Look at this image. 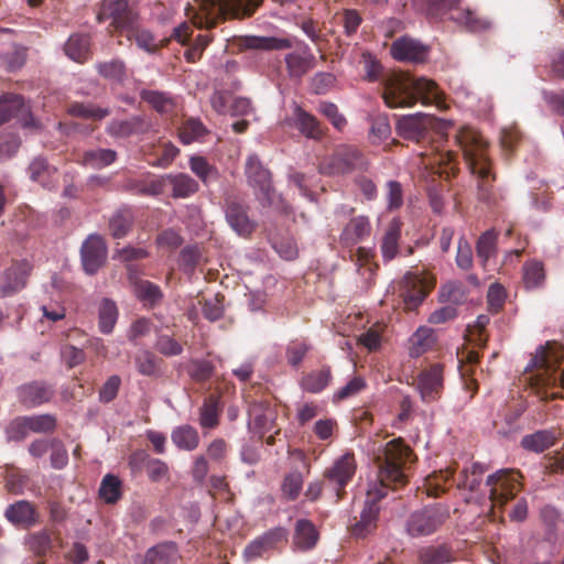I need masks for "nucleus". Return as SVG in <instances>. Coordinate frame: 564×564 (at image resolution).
Masks as SVG:
<instances>
[{"instance_id": "obj_1", "label": "nucleus", "mask_w": 564, "mask_h": 564, "mask_svg": "<svg viewBox=\"0 0 564 564\" xmlns=\"http://www.w3.org/2000/svg\"><path fill=\"white\" fill-rule=\"evenodd\" d=\"M413 452L402 438L388 442L376 456L378 465V484H373L367 491L365 507L360 513L359 522L351 529H368L378 525V501L386 496L388 488L397 489L408 482L406 466L412 462Z\"/></svg>"}, {"instance_id": "obj_2", "label": "nucleus", "mask_w": 564, "mask_h": 564, "mask_svg": "<svg viewBox=\"0 0 564 564\" xmlns=\"http://www.w3.org/2000/svg\"><path fill=\"white\" fill-rule=\"evenodd\" d=\"M456 142L463 151L464 159L471 172L477 176V196L486 204H495L497 195L494 188L496 176L492 163L487 154L488 143L482 135L470 127H463L456 134Z\"/></svg>"}, {"instance_id": "obj_3", "label": "nucleus", "mask_w": 564, "mask_h": 564, "mask_svg": "<svg viewBox=\"0 0 564 564\" xmlns=\"http://www.w3.org/2000/svg\"><path fill=\"white\" fill-rule=\"evenodd\" d=\"M382 97L390 108L411 107L440 102L441 94L435 82L409 74H393L384 83Z\"/></svg>"}, {"instance_id": "obj_4", "label": "nucleus", "mask_w": 564, "mask_h": 564, "mask_svg": "<svg viewBox=\"0 0 564 564\" xmlns=\"http://www.w3.org/2000/svg\"><path fill=\"white\" fill-rule=\"evenodd\" d=\"M263 0H199L197 8H191L193 24L198 29H213L226 18L251 17Z\"/></svg>"}, {"instance_id": "obj_5", "label": "nucleus", "mask_w": 564, "mask_h": 564, "mask_svg": "<svg viewBox=\"0 0 564 564\" xmlns=\"http://www.w3.org/2000/svg\"><path fill=\"white\" fill-rule=\"evenodd\" d=\"M532 362L540 370L535 376L540 398L543 400L564 399V370L556 375L544 348L540 349Z\"/></svg>"}, {"instance_id": "obj_6", "label": "nucleus", "mask_w": 564, "mask_h": 564, "mask_svg": "<svg viewBox=\"0 0 564 564\" xmlns=\"http://www.w3.org/2000/svg\"><path fill=\"white\" fill-rule=\"evenodd\" d=\"M368 162L362 152L354 145H339L332 155L319 163V172L328 176L351 173L356 170H366Z\"/></svg>"}, {"instance_id": "obj_7", "label": "nucleus", "mask_w": 564, "mask_h": 564, "mask_svg": "<svg viewBox=\"0 0 564 564\" xmlns=\"http://www.w3.org/2000/svg\"><path fill=\"white\" fill-rule=\"evenodd\" d=\"M245 174L249 186L262 206H273L278 199L275 188L272 184V174L257 154H250L246 160Z\"/></svg>"}, {"instance_id": "obj_8", "label": "nucleus", "mask_w": 564, "mask_h": 564, "mask_svg": "<svg viewBox=\"0 0 564 564\" xmlns=\"http://www.w3.org/2000/svg\"><path fill=\"white\" fill-rule=\"evenodd\" d=\"M131 0H102L97 13L98 22L111 20L108 32L123 35L124 29H131L139 21L138 12L130 4Z\"/></svg>"}, {"instance_id": "obj_9", "label": "nucleus", "mask_w": 564, "mask_h": 564, "mask_svg": "<svg viewBox=\"0 0 564 564\" xmlns=\"http://www.w3.org/2000/svg\"><path fill=\"white\" fill-rule=\"evenodd\" d=\"M521 479L522 475L517 469H500L489 475L486 485L489 487L492 507H501L513 499L522 489Z\"/></svg>"}, {"instance_id": "obj_10", "label": "nucleus", "mask_w": 564, "mask_h": 564, "mask_svg": "<svg viewBox=\"0 0 564 564\" xmlns=\"http://www.w3.org/2000/svg\"><path fill=\"white\" fill-rule=\"evenodd\" d=\"M357 464L352 453H345L337 458L334 464L324 470L323 477L328 487H330L336 501L346 495V486L352 480Z\"/></svg>"}, {"instance_id": "obj_11", "label": "nucleus", "mask_w": 564, "mask_h": 564, "mask_svg": "<svg viewBox=\"0 0 564 564\" xmlns=\"http://www.w3.org/2000/svg\"><path fill=\"white\" fill-rule=\"evenodd\" d=\"M435 285V278L423 271L408 272L402 281L401 295L405 308L415 310Z\"/></svg>"}, {"instance_id": "obj_12", "label": "nucleus", "mask_w": 564, "mask_h": 564, "mask_svg": "<svg viewBox=\"0 0 564 564\" xmlns=\"http://www.w3.org/2000/svg\"><path fill=\"white\" fill-rule=\"evenodd\" d=\"M435 118L424 113L408 115L398 118L397 132L404 140L421 143L427 139L434 127Z\"/></svg>"}, {"instance_id": "obj_13", "label": "nucleus", "mask_w": 564, "mask_h": 564, "mask_svg": "<svg viewBox=\"0 0 564 564\" xmlns=\"http://www.w3.org/2000/svg\"><path fill=\"white\" fill-rule=\"evenodd\" d=\"M249 207L242 200L228 198L225 206V216L230 228L240 237H249L257 228V224L249 217Z\"/></svg>"}, {"instance_id": "obj_14", "label": "nucleus", "mask_w": 564, "mask_h": 564, "mask_svg": "<svg viewBox=\"0 0 564 564\" xmlns=\"http://www.w3.org/2000/svg\"><path fill=\"white\" fill-rule=\"evenodd\" d=\"M55 395V388L43 380H33L17 389L18 401L25 408L32 409L48 403Z\"/></svg>"}, {"instance_id": "obj_15", "label": "nucleus", "mask_w": 564, "mask_h": 564, "mask_svg": "<svg viewBox=\"0 0 564 564\" xmlns=\"http://www.w3.org/2000/svg\"><path fill=\"white\" fill-rule=\"evenodd\" d=\"M444 388L443 366L435 364L422 370L417 376V389L424 402L441 398Z\"/></svg>"}, {"instance_id": "obj_16", "label": "nucleus", "mask_w": 564, "mask_h": 564, "mask_svg": "<svg viewBox=\"0 0 564 564\" xmlns=\"http://www.w3.org/2000/svg\"><path fill=\"white\" fill-rule=\"evenodd\" d=\"M82 263L87 274H95L106 261L107 247L98 235H90L80 249Z\"/></svg>"}, {"instance_id": "obj_17", "label": "nucleus", "mask_w": 564, "mask_h": 564, "mask_svg": "<svg viewBox=\"0 0 564 564\" xmlns=\"http://www.w3.org/2000/svg\"><path fill=\"white\" fill-rule=\"evenodd\" d=\"M248 414L250 422L262 433L271 432L276 427V410L268 399L251 400Z\"/></svg>"}, {"instance_id": "obj_18", "label": "nucleus", "mask_w": 564, "mask_h": 564, "mask_svg": "<svg viewBox=\"0 0 564 564\" xmlns=\"http://www.w3.org/2000/svg\"><path fill=\"white\" fill-rule=\"evenodd\" d=\"M151 128L150 120L144 116H132L128 119L111 120L106 131L110 137L126 139L133 135H140L149 132Z\"/></svg>"}, {"instance_id": "obj_19", "label": "nucleus", "mask_w": 564, "mask_h": 564, "mask_svg": "<svg viewBox=\"0 0 564 564\" xmlns=\"http://www.w3.org/2000/svg\"><path fill=\"white\" fill-rule=\"evenodd\" d=\"M31 264L26 260H17L2 273V296L12 295L25 288Z\"/></svg>"}, {"instance_id": "obj_20", "label": "nucleus", "mask_w": 564, "mask_h": 564, "mask_svg": "<svg viewBox=\"0 0 564 564\" xmlns=\"http://www.w3.org/2000/svg\"><path fill=\"white\" fill-rule=\"evenodd\" d=\"M448 517V509L435 503L414 512L410 518L409 529H436L444 525Z\"/></svg>"}, {"instance_id": "obj_21", "label": "nucleus", "mask_w": 564, "mask_h": 564, "mask_svg": "<svg viewBox=\"0 0 564 564\" xmlns=\"http://www.w3.org/2000/svg\"><path fill=\"white\" fill-rule=\"evenodd\" d=\"M127 270L129 281L133 285V291L138 300L145 306L154 307L158 305L163 299L160 286L151 281L138 278L134 265L128 264Z\"/></svg>"}, {"instance_id": "obj_22", "label": "nucleus", "mask_w": 564, "mask_h": 564, "mask_svg": "<svg viewBox=\"0 0 564 564\" xmlns=\"http://www.w3.org/2000/svg\"><path fill=\"white\" fill-rule=\"evenodd\" d=\"M391 55L400 62L422 63L426 59L427 47L419 41L403 36L391 45Z\"/></svg>"}, {"instance_id": "obj_23", "label": "nucleus", "mask_w": 564, "mask_h": 564, "mask_svg": "<svg viewBox=\"0 0 564 564\" xmlns=\"http://www.w3.org/2000/svg\"><path fill=\"white\" fill-rule=\"evenodd\" d=\"M2 123L15 119L21 127L30 126L32 121L30 107L20 95L2 94Z\"/></svg>"}, {"instance_id": "obj_24", "label": "nucleus", "mask_w": 564, "mask_h": 564, "mask_svg": "<svg viewBox=\"0 0 564 564\" xmlns=\"http://www.w3.org/2000/svg\"><path fill=\"white\" fill-rule=\"evenodd\" d=\"M286 70L291 78H302L315 67L316 58L307 45L299 51L291 52L284 57Z\"/></svg>"}, {"instance_id": "obj_25", "label": "nucleus", "mask_w": 564, "mask_h": 564, "mask_svg": "<svg viewBox=\"0 0 564 564\" xmlns=\"http://www.w3.org/2000/svg\"><path fill=\"white\" fill-rule=\"evenodd\" d=\"M371 234V224L366 216L351 218L344 227L339 241L343 246L350 247L368 238Z\"/></svg>"}, {"instance_id": "obj_26", "label": "nucleus", "mask_w": 564, "mask_h": 564, "mask_svg": "<svg viewBox=\"0 0 564 564\" xmlns=\"http://www.w3.org/2000/svg\"><path fill=\"white\" fill-rule=\"evenodd\" d=\"M283 541L282 531H267L246 546L243 555L248 561L262 557Z\"/></svg>"}, {"instance_id": "obj_27", "label": "nucleus", "mask_w": 564, "mask_h": 564, "mask_svg": "<svg viewBox=\"0 0 564 564\" xmlns=\"http://www.w3.org/2000/svg\"><path fill=\"white\" fill-rule=\"evenodd\" d=\"M294 126L307 139L318 141L325 135V129L319 120L301 107L294 109Z\"/></svg>"}, {"instance_id": "obj_28", "label": "nucleus", "mask_w": 564, "mask_h": 564, "mask_svg": "<svg viewBox=\"0 0 564 564\" xmlns=\"http://www.w3.org/2000/svg\"><path fill=\"white\" fill-rule=\"evenodd\" d=\"M561 437L555 429L539 430L521 438V446L533 453H542L552 447Z\"/></svg>"}, {"instance_id": "obj_29", "label": "nucleus", "mask_w": 564, "mask_h": 564, "mask_svg": "<svg viewBox=\"0 0 564 564\" xmlns=\"http://www.w3.org/2000/svg\"><path fill=\"white\" fill-rule=\"evenodd\" d=\"M402 223L399 218H393L387 226L381 239V254L384 262L393 260L399 252V240L401 238Z\"/></svg>"}, {"instance_id": "obj_30", "label": "nucleus", "mask_w": 564, "mask_h": 564, "mask_svg": "<svg viewBox=\"0 0 564 564\" xmlns=\"http://www.w3.org/2000/svg\"><path fill=\"white\" fill-rule=\"evenodd\" d=\"M144 463L148 477L153 482H160L169 479V467L166 463L158 458H150L145 453H135L130 457V465L138 467Z\"/></svg>"}, {"instance_id": "obj_31", "label": "nucleus", "mask_w": 564, "mask_h": 564, "mask_svg": "<svg viewBox=\"0 0 564 564\" xmlns=\"http://www.w3.org/2000/svg\"><path fill=\"white\" fill-rule=\"evenodd\" d=\"M451 20L464 25L470 32H484L491 28L489 19L481 17L476 11L460 6L451 14Z\"/></svg>"}, {"instance_id": "obj_32", "label": "nucleus", "mask_w": 564, "mask_h": 564, "mask_svg": "<svg viewBox=\"0 0 564 564\" xmlns=\"http://www.w3.org/2000/svg\"><path fill=\"white\" fill-rule=\"evenodd\" d=\"M167 188L174 198H186L199 189V184L192 176L185 173L167 174Z\"/></svg>"}, {"instance_id": "obj_33", "label": "nucleus", "mask_w": 564, "mask_h": 564, "mask_svg": "<svg viewBox=\"0 0 564 564\" xmlns=\"http://www.w3.org/2000/svg\"><path fill=\"white\" fill-rule=\"evenodd\" d=\"M421 564H449L456 561L452 547L447 544L430 545L417 551Z\"/></svg>"}, {"instance_id": "obj_34", "label": "nucleus", "mask_w": 564, "mask_h": 564, "mask_svg": "<svg viewBox=\"0 0 564 564\" xmlns=\"http://www.w3.org/2000/svg\"><path fill=\"white\" fill-rule=\"evenodd\" d=\"M133 362L140 375L154 378L161 376L164 365L163 359L148 349L139 350L133 357Z\"/></svg>"}, {"instance_id": "obj_35", "label": "nucleus", "mask_w": 564, "mask_h": 564, "mask_svg": "<svg viewBox=\"0 0 564 564\" xmlns=\"http://www.w3.org/2000/svg\"><path fill=\"white\" fill-rule=\"evenodd\" d=\"M178 557L174 543H160L147 551L142 564H176Z\"/></svg>"}, {"instance_id": "obj_36", "label": "nucleus", "mask_w": 564, "mask_h": 564, "mask_svg": "<svg viewBox=\"0 0 564 564\" xmlns=\"http://www.w3.org/2000/svg\"><path fill=\"white\" fill-rule=\"evenodd\" d=\"M91 39L88 34H74L69 36L64 46L66 55L77 63H85L91 56Z\"/></svg>"}, {"instance_id": "obj_37", "label": "nucleus", "mask_w": 564, "mask_h": 564, "mask_svg": "<svg viewBox=\"0 0 564 564\" xmlns=\"http://www.w3.org/2000/svg\"><path fill=\"white\" fill-rule=\"evenodd\" d=\"M415 4L430 18L442 19L458 9L460 0H414Z\"/></svg>"}, {"instance_id": "obj_38", "label": "nucleus", "mask_w": 564, "mask_h": 564, "mask_svg": "<svg viewBox=\"0 0 564 564\" xmlns=\"http://www.w3.org/2000/svg\"><path fill=\"white\" fill-rule=\"evenodd\" d=\"M455 470L452 468L441 469L429 475L424 479L423 490L429 497H438L444 494L454 476Z\"/></svg>"}, {"instance_id": "obj_39", "label": "nucleus", "mask_w": 564, "mask_h": 564, "mask_svg": "<svg viewBox=\"0 0 564 564\" xmlns=\"http://www.w3.org/2000/svg\"><path fill=\"white\" fill-rule=\"evenodd\" d=\"M6 518L15 525H33L35 523L36 511L34 506L25 500L11 505L6 510Z\"/></svg>"}, {"instance_id": "obj_40", "label": "nucleus", "mask_w": 564, "mask_h": 564, "mask_svg": "<svg viewBox=\"0 0 564 564\" xmlns=\"http://www.w3.org/2000/svg\"><path fill=\"white\" fill-rule=\"evenodd\" d=\"M140 97L162 116L170 115L175 109V100L167 93L143 89L140 93Z\"/></svg>"}, {"instance_id": "obj_41", "label": "nucleus", "mask_w": 564, "mask_h": 564, "mask_svg": "<svg viewBox=\"0 0 564 564\" xmlns=\"http://www.w3.org/2000/svg\"><path fill=\"white\" fill-rule=\"evenodd\" d=\"M498 235L494 229L482 232L476 242V254L481 265L486 268L491 258L497 254Z\"/></svg>"}, {"instance_id": "obj_42", "label": "nucleus", "mask_w": 564, "mask_h": 564, "mask_svg": "<svg viewBox=\"0 0 564 564\" xmlns=\"http://www.w3.org/2000/svg\"><path fill=\"white\" fill-rule=\"evenodd\" d=\"M545 270L541 261L535 259L524 262L522 268V281L527 290H536L545 283Z\"/></svg>"}, {"instance_id": "obj_43", "label": "nucleus", "mask_w": 564, "mask_h": 564, "mask_svg": "<svg viewBox=\"0 0 564 564\" xmlns=\"http://www.w3.org/2000/svg\"><path fill=\"white\" fill-rule=\"evenodd\" d=\"M409 355L417 358L429 351L435 344L433 330L429 327H420L409 339Z\"/></svg>"}, {"instance_id": "obj_44", "label": "nucleus", "mask_w": 564, "mask_h": 564, "mask_svg": "<svg viewBox=\"0 0 564 564\" xmlns=\"http://www.w3.org/2000/svg\"><path fill=\"white\" fill-rule=\"evenodd\" d=\"M434 173L438 174L440 177L449 178L454 176L458 171L457 154L452 151H444L436 153L430 161Z\"/></svg>"}, {"instance_id": "obj_45", "label": "nucleus", "mask_w": 564, "mask_h": 564, "mask_svg": "<svg viewBox=\"0 0 564 564\" xmlns=\"http://www.w3.org/2000/svg\"><path fill=\"white\" fill-rule=\"evenodd\" d=\"M171 440L177 448L187 452L196 449L199 444L197 430L188 424L175 427L172 431Z\"/></svg>"}, {"instance_id": "obj_46", "label": "nucleus", "mask_w": 564, "mask_h": 564, "mask_svg": "<svg viewBox=\"0 0 564 564\" xmlns=\"http://www.w3.org/2000/svg\"><path fill=\"white\" fill-rule=\"evenodd\" d=\"M117 160V152L111 149H93L83 153L80 164L91 169H102Z\"/></svg>"}, {"instance_id": "obj_47", "label": "nucleus", "mask_w": 564, "mask_h": 564, "mask_svg": "<svg viewBox=\"0 0 564 564\" xmlns=\"http://www.w3.org/2000/svg\"><path fill=\"white\" fill-rule=\"evenodd\" d=\"M330 380V368L324 366L318 370L305 375L301 380V386L307 392L319 393L329 384Z\"/></svg>"}, {"instance_id": "obj_48", "label": "nucleus", "mask_w": 564, "mask_h": 564, "mask_svg": "<svg viewBox=\"0 0 564 564\" xmlns=\"http://www.w3.org/2000/svg\"><path fill=\"white\" fill-rule=\"evenodd\" d=\"M188 163L191 171L203 182L204 185L207 186L210 182L219 178L218 169L210 164L206 158L193 155Z\"/></svg>"}, {"instance_id": "obj_49", "label": "nucleus", "mask_w": 564, "mask_h": 564, "mask_svg": "<svg viewBox=\"0 0 564 564\" xmlns=\"http://www.w3.org/2000/svg\"><path fill=\"white\" fill-rule=\"evenodd\" d=\"M123 34L128 40H133L138 47L148 53H154L159 48L153 34L149 30L141 29L138 22H134L131 29H124Z\"/></svg>"}, {"instance_id": "obj_50", "label": "nucleus", "mask_w": 564, "mask_h": 564, "mask_svg": "<svg viewBox=\"0 0 564 564\" xmlns=\"http://www.w3.org/2000/svg\"><path fill=\"white\" fill-rule=\"evenodd\" d=\"M208 133V129L199 119H186L178 129V138L183 144L200 141Z\"/></svg>"}, {"instance_id": "obj_51", "label": "nucleus", "mask_w": 564, "mask_h": 564, "mask_svg": "<svg viewBox=\"0 0 564 564\" xmlns=\"http://www.w3.org/2000/svg\"><path fill=\"white\" fill-rule=\"evenodd\" d=\"M97 73L105 79L122 83L127 77V67L123 61L112 58L96 64Z\"/></svg>"}, {"instance_id": "obj_52", "label": "nucleus", "mask_w": 564, "mask_h": 564, "mask_svg": "<svg viewBox=\"0 0 564 564\" xmlns=\"http://www.w3.org/2000/svg\"><path fill=\"white\" fill-rule=\"evenodd\" d=\"M486 467L480 463H473L470 468H464L458 478L457 487L475 491L480 487Z\"/></svg>"}, {"instance_id": "obj_53", "label": "nucleus", "mask_w": 564, "mask_h": 564, "mask_svg": "<svg viewBox=\"0 0 564 564\" xmlns=\"http://www.w3.org/2000/svg\"><path fill=\"white\" fill-rule=\"evenodd\" d=\"M220 409L218 398L209 395L199 410V424L204 429H214L219 424Z\"/></svg>"}, {"instance_id": "obj_54", "label": "nucleus", "mask_w": 564, "mask_h": 564, "mask_svg": "<svg viewBox=\"0 0 564 564\" xmlns=\"http://www.w3.org/2000/svg\"><path fill=\"white\" fill-rule=\"evenodd\" d=\"M132 225V213L129 210H118L109 220V230L115 239H120L128 235Z\"/></svg>"}, {"instance_id": "obj_55", "label": "nucleus", "mask_w": 564, "mask_h": 564, "mask_svg": "<svg viewBox=\"0 0 564 564\" xmlns=\"http://www.w3.org/2000/svg\"><path fill=\"white\" fill-rule=\"evenodd\" d=\"M121 480L111 474L106 475L99 487V496L107 503H116L122 495Z\"/></svg>"}, {"instance_id": "obj_56", "label": "nucleus", "mask_w": 564, "mask_h": 564, "mask_svg": "<svg viewBox=\"0 0 564 564\" xmlns=\"http://www.w3.org/2000/svg\"><path fill=\"white\" fill-rule=\"evenodd\" d=\"M118 310L113 301L104 299L99 306V328L104 334H110L117 323Z\"/></svg>"}, {"instance_id": "obj_57", "label": "nucleus", "mask_w": 564, "mask_h": 564, "mask_svg": "<svg viewBox=\"0 0 564 564\" xmlns=\"http://www.w3.org/2000/svg\"><path fill=\"white\" fill-rule=\"evenodd\" d=\"M57 538H53L48 531H37L29 536L28 543L36 556H44L53 550Z\"/></svg>"}, {"instance_id": "obj_58", "label": "nucleus", "mask_w": 564, "mask_h": 564, "mask_svg": "<svg viewBox=\"0 0 564 564\" xmlns=\"http://www.w3.org/2000/svg\"><path fill=\"white\" fill-rule=\"evenodd\" d=\"M248 46L256 50H285L292 47L289 39H280L273 36H253L248 40Z\"/></svg>"}, {"instance_id": "obj_59", "label": "nucleus", "mask_w": 564, "mask_h": 564, "mask_svg": "<svg viewBox=\"0 0 564 564\" xmlns=\"http://www.w3.org/2000/svg\"><path fill=\"white\" fill-rule=\"evenodd\" d=\"M26 52L25 46L13 43L3 56L7 70L15 72L22 68L26 62Z\"/></svg>"}, {"instance_id": "obj_60", "label": "nucleus", "mask_w": 564, "mask_h": 564, "mask_svg": "<svg viewBox=\"0 0 564 564\" xmlns=\"http://www.w3.org/2000/svg\"><path fill=\"white\" fill-rule=\"evenodd\" d=\"M69 113L75 117L85 119L101 120L107 117L110 111L105 108L94 106L91 104L75 102L69 107Z\"/></svg>"}, {"instance_id": "obj_61", "label": "nucleus", "mask_w": 564, "mask_h": 564, "mask_svg": "<svg viewBox=\"0 0 564 564\" xmlns=\"http://www.w3.org/2000/svg\"><path fill=\"white\" fill-rule=\"evenodd\" d=\"M29 429L34 433H52L55 431L57 420L55 415L46 413L40 415L26 416Z\"/></svg>"}, {"instance_id": "obj_62", "label": "nucleus", "mask_w": 564, "mask_h": 564, "mask_svg": "<svg viewBox=\"0 0 564 564\" xmlns=\"http://www.w3.org/2000/svg\"><path fill=\"white\" fill-rule=\"evenodd\" d=\"M310 350L311 345L304 339L291 341L286 348L288 362L293 367H297Z\"/></svg>"}, {"instance_id": "obj_63", "label": "nucleus", "mask_w": 564, "mask_h": 564, "mask_svg": "<svg viewBox=\"0 0 564 564\" xmlns=\"http://www.w3.org/2000/svg\"><path fill=\"white\" fill-rule=\"evenodd\" d=\"M318 111L325 116L333 127L337 129L338 131H341L346 124L347 120L346 118L339 112L338 107L328 101H322L318 106Z\"/></svg>"}, {"instance_id": "obj_64", "label": "nucleus", "mask_w": 564, "mask_h": 564, "mask_svg": "<svg viewBox=\"0 0 564 564\" xmlns=\"http://www.w3.org/2000/svg\"><path fill=\"white\" fill-rule=\"evenodd\" d=\"M154 347L165 357L180 356L183 352L182 344L169 335H160Z\"/></svg>"}]
</instances>
